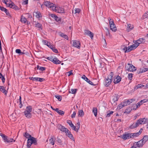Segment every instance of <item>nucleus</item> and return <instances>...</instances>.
Listing matches in <instances>:
<instances>
[{
    "label": "nucleus",
    "mask_w": 148,
    "mask_h": 148,
    "mask_svg": "<svg viewBox=\"0 0 148 148\" xmlns=\"http://www.w3.org/2000/svg\"><path fill=\"white\" fill-rule=\"evenodd\" d=\"M113 75V73L111 72L108 75L107 78H105L104 84L106 86L108 87L111 84L112 81Z\"/></svg>",
    "instance_id": "1"
},
{
    "label": "nucleus",
    "mask_w": 148,
    "mask_h": 148,
    "mask_svg": "<svg viewBox=\"0 0 148 148\" xmlns=\"http://www.w3.org/2000/svg\"><path fill=\"white\" fill-rule=\"evenodd\" d=\"M0 136H1L5 143H10L12 142L13 140L14 142L15 141V140H14L13 138H10L3 134H0Z\"/></svg>",
    "instance_id": "2"
},
{
    "label": "nucleus",
    "mask_w": 148,
    "mask_h": 148,
    "mask_svg": "<svg viewBox=\"0 0 148 148\" xmlns=\"http://www.w3.org/2000/svg\"><path fill=\"white\" fill-rule=\"evenodd\" d=\"M32 110L31 106H29L27 107L26 109L24 112L25 116L27 118H31L32 116V114L30 112Z\"/></svg>",
    "instance_id": "3"
},
{
    "label": "nucleus",
    "mask_w": 148,
    "mask_h": 148,
    "mask_svg": "<svg viewBox=\"0 0 148 148\" xmlns=\"http://www.w3.org/2000/svg\"><path fill=\"white\" fill-rule=\"evenodd\" d=\"M119 98V96L117 94H115L113 96V98L112 99V101L111 102L112 105L115 106L117 105L116 101H117Z\"/></svg>",
    "instance_id": "4"
},
{
    "label": "nucleus",
    "mask_w": 148,
    "mask_h": 148,
    "mask_svg": "<svg viewBox=\"0 0 148 148\" xmlns=\"http://www.w3.org/2000/svg\"><path fill=\"white\" fill-rule=\"evenodd\" d=\"M129 66H127V68L126 70L130 71H133L136 70V68L132 64L128 63V64Z\"/></svg>",
    "instance_id": "5"
},
{
    "label": "nucleus",
    "mask_w": 148,
    "mask_h": 148,
    "mask_svg": "<svg viewBox=\"0 0 148 148\" xmlns=\"http://www.w3.org/2000/svg\"><path fill=\"white\" fill-rule=\"evenodd\" d=\"M84 34L85 35H86L89 36L92 39H93L94 34L89 30L86 29L84 30Z\"/></svg>",
    "instance_id": "6"
},
{
    "label": "nucleus",
    "mask_w": 148,
    "mask_h": 148,
    "mask_svg": "<svg viewBox=\"0 0 148 148\" xmlns=\"http://www.w3.org/2000/svg\"><path fill=\"white\" fill-rule=\"evenodd\" d=\"M59 130L62 132H65L68 129L65 128L64 126H62L60 124H58L57 126Z\"/></svg>",
    "instance_id": "7"
},
{
    "label": "nucleus",
    "mask_w": 148,
    "mask_h": 148,
    "mask_svg": "<svg viewBox=\"0 0 148 148\" xmlns=\"http://www.w3.org/2000/svg\"><path fill=\"white\" fill-rule=\"evenodd\" d=\"M121 138L124 140H126L131 138H132L131 134L127 133L123 134L121 136Z\"/></svg>",
    "instance_id": "8"
},
{
    "label": "nucleus",
    "mask_w": 148,
    "mask_h": 148,
    "mask_svg": "<svg viewBox=\"0 0 148 148\" xmlns=\"http://www.w3.org/2000/svg\"><path fill=\"white\" fill-rule=\"evenodd\" d=\"M140 124L148 123V118H140L138 120Z\"/></svg>",
    "instance_id": "9"
},
{
    "label": "nucleus",
    "mask_w": 148,
    "mask_h": 148,
    "mask_svg": "<svg viewBox=\"0 0 148 148\" xmlns=\"http://www.w3.org/2000/svg\"><path fill=\"white\" fill-rule=\"evenodd\" d=\"M66 134V135L68 137L70 138L71 140L73 141H75V139L73 137V135L71 134L70 131H69L68 130L66 131V132H65Z\"/></svg>",
    "instance_id": "10"
},
{
    "label": "nucleus",
    "mask_w": 148,
    "mask_h": 148,
    "mask_svg": "<svg viewBox=\"0 0 148 148\" xmlns=\"http://www.w3.org/2000/svg\"><path fill=\"white\" fill-rule=\"evenodd\" d=\"M31 141V144H34L35 145H36L37 144V140L35 138L33 137H31V138H28L27 141Z\"/></svg>",
    "instance_id": "11"
},
{
    "label": "nucleus",
    "mask_w": 148,
    "mask_h": 148,
    "mask_svg": "<svg viewBox=\"0 0 148 148\" xmlns=\"http://www.w3.org/2000/svg\"><path fill=\"white\" fill-rule=\"evenodd\" d=\"M140 124L139 122V121H138V120L136 123H134L132 125H131L130 127V129L135 128L138 127Z\"/></svg>",
    "instance_id": "12"
},
{
    "label": "nucleus",
    "mask_w": 148,
    "mask_h": 148,
    "mask_svg": "<svg viewBox=\"0 0 148 148\" xmlns=\"http://www.w3.org/2000/svg\"><path fill=\"white\" fill-rule=\"evenodd\" d=\"M82 78L84 80L89 84L92 85H94L93 83L87 77H86L85 75H83L82 77Z\"/></svg>",
    "instance_id": "13"
},
{
    "label": "nucleus",
    "mask_w": 148,
    "mask_h": 148,
    "mask_svg": "<svg viewBox=\"0 0 148 148\" xmlns=\"http://www.w3.org/2000/svg\"><path fill=\"white\" fill-rule=\"evenodd\" d=\"M73 46L78 49L80 48V43L79 41L77 40H73Z\"/></svg>",
    "instance_id": "14"
},
{
    "label": "nucleus",
    "mask_w": 148,
    "mask_h": 148,
    "mask_svg": "<svg viewBox=\"0 0 148 148\" xmlns=\"http://www.w3.org/2000/svg\"><path fill=\"white\" fill-rule=\"evenodd\" d=\"M121 77L118 75L115 78L113 82L114 84H117L121 81Z\"/></svg>",
    "instance_id": "15"
},
{
    "label": "nucleus",
    "mask_w": 148,
    "mask_h": 148,
    "mask_svg": "<svg viewBox=\"0 0 148 148\" xmlns=\"http://www.w3.org/2000/svg\"><path fill=\"white\" fill-rule=\"evenodd\" d=\"M145 143L142 140H141L138 141L136 143L137 146L138 147H142Z\"/></svg>",
    "instance_id": "16"
},
{
    "label": "nucleus",
    "mask_w": 148,
    "mask_h": 148,
    "mask_svg": "<svg viewBox=\"0 0 148 148\" xmlns=\"http://www.w3.org/2000/svg\"><path fill=\"white\" fill-rule=\"evenodd\" d=\"M44 5L48 7L51 8V7L53 5V3L49 1H46L44 2Z\"/></svg>",
    "instance_id": "17"
},
{
    "label": "nucleus",
    "mask_w": 148,
    "mask_h": 148,
    "mask_svg": "<svg viewBox=\"0 0 148 148\" xmlns=\"http://www.w3.org/2000/svg\"><path fill=\"white\" fill-rule=\"evenodd\" d=\"M56 12L59 13H64V9L60 7H57Z\"/></svg>",
    "instance_id": "18"
},
{
    "label": "nucleus",
    "mask_w": 148,
    "mask_h": 148,
    "mask_svg": "<svg viewBox=\"0 0 148 148\" xmlns=\"http://www.w3.org/2000/svg\"><path fill=\"white\" fill-rule=\"evenodd\" d=\"M9 7L13 9L16 10H18L19 9L18 7L16 5L12 3V4H10L9 5Z\"/></svg>",
    "instance_id": "19"
},
{
    "label": "nucleus",
    "mask_w": 148,
    "mask_h": 148,
    "mask_svg": "<svg viewBox=\"0 0 148 148\" xmlns=\"http://www.w3.org/2000/svg\"><path fill=\"white\" fill-rule=\"evenodd\" d=\"M147 70H148V68H145L143 69H140L137 70V73L138 74H139L140 73L145 72Z\"/></svg>",
    "instance_id": "20"
},
{
    "label": "nucleus",
    "mask_w": 148,
    "mask_h": 148,
    "mask_svg": "<svg viewBox=\"0 0 148 148\" xmlns=\"http://www.w3.org/2000/svg\"><path fill=\"white\" fill-rule=\"evenodd\" d=\"M59 35L60 36L66 39L67 40H68L69 39V38H68V36H67L66 35V34H64L63 33H62L61 32H59Z\"/></svg>",
    "instance_id": "21"
},
{
    "label": "nucleus",
    "mask_w": 148,
    "mask_h": 148,
    "mask_svg": "<svg viewBox=\"0 0 148 148\" xmlns=\"http://www.w3.org/2000/svg\"><path fill=\"white\" fill-rule=\"evenodd\" d=\"M134 27L133 25H131L130 24H127V30L128 32H129L130 30L133 29Z\"/></svg>",
    "instance_id": "22"
},
{
    "label": "nucleus",
    "mask_w": 148,
    "mask_h": 148,
    "mask_svg": "<svg viewBox=\"0 0 148 148\" xmlns=\"http://www.w3.org/2000/svg\"><path fill=\"white\" fill-rule=\"evenodd\" d=\"M110 29L113 31L115 32L116 30V27L114 24L110 25Z\"/></svg>",
    "instance_id": "23"
},
{
    "label": "nucleus",
    "mask_w": 148,
    "mask_h": 148,
    "mask_svg": "<svg viewBox=\"0 0 148 148\" xmlns=\"http://www.w3.org/2000/svg\"><path fill=\"white\" fill-rule=\"evenodd\" d=\"M131 134L132 138H135L138 136L140 135L138 132L134 133H131Z\"/></svg>",
    "instance_id": "24"
},
{
    "label": "nucleus",
    "mask_w": 148,
    "mask_h": 148,
    "mask_svg": "<svg viewBox=\"0 0 148 148\" xmlns=\"http://www.w3.org/2000/svg\"><path fill=\"white\" fill-rule=\"evenodd\" d=\"M92 112L95 117L97 116V109L96 108H93L92 109Z\"/></svg>",
    "instance_id": "25"
},
{
    "label": "nucleus",
    "mask_w": 148,
    "mask_h": 148,
    "mask_svg": "<svg viewBox=\"0 0 148 148\" xmlns=\"http://www.w3.org/2000/svg\"><path fill=\"white\" fill-rule=\"evenodd\" d=\"M127 101V103H128V105L130 104V103H132L133 101H134L135 100L134 99H129L125 100Z\"/></svg>",
    "instance_id": "26"
},
{
    "label": "nucleus",
    "mask_w": 148,
    "mask_h": 148,
    "mask_svg": "<svg viewBox=\"0 0 148 148\" xmlns=\"http://www.w3.org/2000/svg\"><path fill=\"white\" fill-rule=\"evenodd\" d=\"M84 115V113L83 110H80L78 111V116L81 117H82Z\"/></svg>",
    "instance_id": "27"
},
{
    "label": "nucleus",
    "mask_w": 148,
    "mask_h": 148,
    "mask_svg": "<svg viewBox=\"0 0 148 148\" xmlns=\"http://www.w3.org/2000/svg\"><path fill=\"white\" fill-rule=\"evenodd\" d=\"M142 140L145 143L148 140V136L145 135L144 136Z\"/></svg>",
    "instance_id": "28"
},
{
    "label": "nucleus",
    "mask_w": 148,
    "mask_h": 148,
    "mask_svg": "<svg viewBox=\"0 0 148 148\" xmlns=\"http://www.w3.org/2000/svg\"><path fill=\"white\" fill-rule=\"evenodd\" d=\"M132 110V107H129L127 108L125 110V111L124 112V113H127L128 114L130 113Z\"/></svg>",
    "instance_id": "29"
},
{
    "label": "nucleus",
    "mask_w": 148,
    "mask_h": 148,
    "mask_svg": "<svg viewBox=\"0 0 148 148\" xmlns=\"http://www.w3.org/2000/svg\"><path fill=\"white\" fill-rule=\"evenodd\" d=\"M77 89H71V91L69 90V92L72 94H75L76 93Z\"/></svg>",
    "instance_id": "30"
},
{
    "label": "nucleus",
    "mask_w": 148,
    "mask_h": 148,
    "mask_svg": "<svg viewBox=\"0 0 148 148\" xmlns=\"http://www.w3.org/2000/svg\"><path fill=\"white\" fill-rule=\"evenodd\" d=\"M47 59L52 62L54 64L55 62V58H53L52 56H50L47 57Z\"/></svg>",
    "instance_id": "31"
},
{
    "label": "nucleus",
    "mask_w": 148,
    "mask_h": 148,
    "mask_svg": "<svg viewBox=\"0 0 148 148\" xmlns=\"http://www.w3.org/2000/svg\"><path fill=\"white\" fill-rule=\"evenodd\" d=\"M0 90L3 93H5V94H7V91H6L5 89L3 86H0Z\"/></svg>",
    "instance_id": "32"
},
{
    "label": "nucleus",
    "mask_w": 148,
    "mask_h": 148,
    "mask_svg": "<svg viewBox=\"0 0 148 148\" xmlns=\"http://www.w3.org/2000/svg\"><path fill=\"white\" fill-rule=\"evenodd\" d=\"M114 112L110 111H108L107 112V114L106 116V117H109Z\"/></svg>",
    "instance_id": "33"
},
{
    "label": "nucleus",
    "mask_w": 148,
    "mask_h": 148,
    "mask_svg": "<svg viewBox=\"0 0 148 148\" xmlns=\"http://www.w3.org/2000/svg\"><path fill=\"white\" fill-rule=\"evenodd\" d=\"M144 86L142 84H138L137 85V86H135L134 87V89L135 90H136L137 89H138V88H142L143 87H144Z\"/></svg>",
    "instance_id": "34"
},
{
    "label": "nucleus",
    "mask_w": 148,
    "mask_h": 148,
    "mask_svg": "<svg viewBox=\"0 0 148 148\" xmlns=\"http://www.w3.org/2000/svg\"><path fill=\"white\" fill-rule=\"evenodd\" d=\"M24 137H25L27 138H31L32 136L29 134L27 132H25V134H24Z\"/></svg>",
    "instance_id": "35"
},
{
    "label": "nucleus",
    "mask_w": 148,
    "mask_h": 148,
    "mask_svg": "<svg viewBox=\"0 0 148 148\" xmlns=\"http://www.w3.org/2000/svg\"><path fill=\"white\" fill-rule=\"evenodd\" d=\"M145 39L143 38H141L138 40V42H139L140 44L141 43H144L145 41Z\"/></svg>",
    "instance_id": "36"
},
{
    "label": "nucleus",
    "mask_w": 148,
    "mask_h": 148,
    "mask_svg": "<svg viewBox=\"0 0 148 148\" xmlns=\"http://www.w3.org/2000/svg\"><path fill=\"white\" fill-rule=\"evenodd\" d=\"M132 48H131L130 46L128 47H127V49L125 50V53H128L131 51L133 50Z\"/></svg>",
    "instance_id": "37"
},
{
    "label": "nucleus",
    "mask_w": 148,
    "mask_h": 148,
    "mask_svg": "<svg viewBox=\"0 0 148 148\" xmlns=\"http://www.w3.org/2000/svg\"><path fill=\"white\" fill-rule=\"evenodd\" d=\"M148 17V12H147L144 14L143 15V19H145V18H147Z\"/></svg>",
    "instance_id": "38"
},
{
    "label": "nucleus",
    "mask_w": 148,
    "mask_h": 148,
    "mask_svg": "<svg viewBox=\"0 0 148 148\" xmlns=\"http://www.w3.org/2000/svg\"><path fill=\"white\" fill-rule=\"evenodd\" d=\"M61 63V61L59 60L56 58H55L54 64H59Z\"/></svg>",
    "instance_id": "39"
},
{
    "label": "nucleus",
    "mask_w": 148,
    "mask_h": 148,
    "mask_svg": "<svg viewBox=\"0 0 148 148\" xmlns=\"http://www.w3.org/2000/svg\"><path fill=\"white\" fill-rule=\"evenodd\" d=\"M105 32H106V35L107 36H109L110 35V33L109 29L107 27H105Z\"/></svg>",
    "instance_id": "40"
},
{
    "label": "nucleus",
    "mask_w": 148,
    "mask_h": 148,
    "mask_svg": "<svg viewBox=\"0 0 148 148\" xmlns=\"http://www.w3.org/2000/svg\"><path fill=\"white\" fill-rule=\"evenodd\" d=\"M36 18H39L40 17H42L41 13L40 12H36Z\"/></svg>",
    "instance_id": "41"
},
{
    "label": "nucleus",
    "mask_w": 148,
    "mask_h": 148,
    "mask_svg": "<svg viewBox=\"0 0 148 148\" xmlns=\"http://www.w3.org/2000/svg\"><path fill=\"white\" fill-rule=\"evenodd\" d=\"M23 17V16H21V21L22 22L25 23L27 21V20L25 17Z\"/></svg>",
    "instance_id": "42"
},
{
    "label": "nucleus",
    "mask_w": 148,
    "mask_h": 148,
    "mask_svg": "<svg viewBox=\"0 0 148 148\" xmlns=\"http://www.w3.org/2000/svg\"><path fill=\"white\" fill-rule=\"evenodd\" d=\"M148 101V99H144L143 100H140V103L142 105L143 103H145Z\"/></svg>",
    "instance_id": "43"
},
{
    "label": "nucleus",
    "mask_w": 148,
    "mask_h": 148,
    "mask_svg": "<svg viewBox=\"0 0 148 148\" xmlns=\"http://www.w3.org/2000/svg\"><path fill=\"white\" fill-rule=\"evenodd\" d=\"M80 123L79 122H78L77 124L76 127V128L77 129V132H78V130L80 128Z\"/></svg>",
    "instance_id": "44"
},
{
    "label": "nucleus",
    "mask_w": 148,
    "mask_h": 148,
    "mask_svg": "<svg viewBox=\"0 0 148 148\" xmlns=\"http://www.w3.org/2000/svg\"><path fill=\"white\" fill-rule=\"evenodd\" d=\"M29 79L33 81H38V77H29Z\"/></svg>",
    "instance_id": "45"
},
{
    "label": "nucleus",
    "mask_w": 148,
    "mask_h": 148,
    "mask_svg": "<svg viewBox=\"0 0 148 148\" xmlns=\"http://www.w3.org/2000/svg\"><path fill=\"white\" fill-rule=\"evenodd\" d=\"M49 142L51 144L54 145L55 143V141L53 140V139L52 137L49 140Z\"/></svg>",
    "instance_id": "46"
},
{
    "label": "nucleus",
    "mask_w": 148,
    "mask_h": 148,
    "mask_svg": "<svg viewBox=\"0 0 148 148\" xmlns=\"http://www.w3.org/2000/svg\"><path fill=\"white\" fill-rule=\"evenodd\" d=\"M32 144H31V143L29 141H27V148H29L32 145Z\"/></svg>",
    "instance_id": "47"
},
{
    "label": "nucleus",
    "mask_w": 148,
    "mask_h": 148,
    "mask_svg": "<svg viewBox=\"0 0 148 148\" xmlns=\"http://www.w3.org/2000/svg\"><path fill=\"white\" fill-rule=\"evenodd\" d=\"M55 97L59 101H61L62 100V97L61 96H58L57 95H55Z\"/></svg>",
    "instance_id": "48"
},
{
    "label": "nucleus",
    "mask_w": 148,
    "mask_h": 148,
    "mask_svg": "<svg viewBox=\"0 0 148 148\" xmlns=\"http://www.w3.org/2000/svg\"><path fill=\"white\" fill-rule=\"evenodd\" d=\"M133 42L134 43L135 45L137 47L140 44V43L138 41V40H134Z\"/></svg>",
    "instance_id": "49"
},
{
    "label": "nucleus",
    "mask_w": 148,
    "mask_h": 148,
    "mask_svg": "<svg viewBox=\"0 0 148 148\" xmlns=\"http://www.w3.org/2000/svg\"><path fill=\"white\" fill-rule=\"evenodd\" d=\"M35 26L39 28H41L42 25L39 23H37L35 24Z\"/></svg>",
    "instance_id": "50"
},
{
    "label": "nucleus",
    "mask_w": 148,
    "mask_h": 148,
    "mask_svg": "<svg viewBox=\"0 0 148 148\" xmlns=\"http://www.w3.org/2000/svg\"><path fill=\"white\" fill-rule=\"evenodd\" d=\"M132 75L133 74L132 73H129L128 74V78L130 80H131L132 79Z\"/></svg>",
    "instance_id": "51"
},
{
    "label": "nucleus",
    "mask_w": 148,
    "mask_h": 148,
    "mask_svg": "<svg viewBox=\"0 0 148 148\" xmlns=\"http://www.w3.org/2000/svg\"><path fill=\"white\" fill-rule=\"evenodd\" d=\"M80 11V10L79 8H75V10L74 13H79Z\"/></svg>",
    "instance_id": "52"
},
{
    "label": "nucleus",
    "mask_w": 148,
    "mask_h": 148,
    "mask_svg": "<svg viewBox=\"0 0 148 148\" xmlns=\"http://www.w3.org/2000/svg\"><path fill=\"white\" fill-rule=\"evenodd\" d=\"M59 114L62 116L64 115V112L61 110H60L58 112V113Z\"/></svg>",
    "instance_id": "53"
},
{
    "label": "nucleus",
    "mask_w": 148,
    "mask_h": 148,
    "mask_svg": "<svg viewBox=\"0 0 148 148\" xmlns=\"http://www.w3.org/2000/svg\"><path fill=\"white\" fill-rule=\"evenodd\" d=\"M56 5L53 4V5H52V7H51V8H52V9L53 10H55L56 12V11L57 10V7H56L55 6Z\"/></svg>",
    "instance_id": "54"
},
{
    "label": "nucleus",
    "mask_w": 148,
    "mask_h": 148,
    "mask_svg": "<svg viewBox=\"0 0 148 148\" xmlns=\"http://www.w3.org/2000/svg\"><path fill=\"white\" fill-rule=\"evenodd\" d=\"M0 10L3 11H4L5 12V11L7 12V9L6 8H4L3 7H1L0 5Z\"/></svg>",
    "instance_id": "55"
},
{
    "label": "nucleus",
    "mask_w": 148,
    "mask_h": 148,
    "mask_svg": "<svg viewBox=\"0 0 148 148\" xmlns=\"http://www.w3.org/2000/svg\"><path fill=\"white\" fill-rule=\"evenodd\" d=\"M131 48H132V50L134 49H136L137 47L136 46L135 44H134L131 46H130Z\"/></svg>",
    "instance_id": "56"
},
{
    "label": "nucleus",
    "mask_w": 148,
    "mask_h": 148,
    "mask_svg": "<svg viewBox=\"0 0 148 148\" xmlns=\"http://www.w3.org/2000/svg\"><path fill=\"white\" fill-rule=\"evenodd\" d=\"M67 123L69 124V125L71 127V126H73V124L72 123V122L71 120H68L67 121Z\"/></svg>",
    "instance_id": "57"
},
{
    "label": "nucleus",
    "mask_w": 148,
    "mask_h": 148,
    "mask_svg": "<svg viewBox=\"0 0 148 148\" xmlns=\"http://www.w3.org/2000/svg\"><path fill=\"white\" fill-rule=\"evenodd\" d=\"M71 127L72 129L74 131H76L77 132V129L76 128V127L73 124V126H71Z\"/></svg>",
    "instance_id": "58"
},
{
    "label": "nucleus",
    "mask_w": 148,
    "mask_h": 148,
    "mask_svg": "<svg viewBox=\"0 0 148 148\" xmlns=\"http://www.w3.org/2000/svg\"><path fill=\"white\" fill-rule=\"evenodd\" d=\"M114 23L113 20L112 19H110L109 20V24L110 25H112L113 24H114Z\"/></svg>",
    "instance_id": "59"
},
{
    "label": "nucleus",
    "mask_w": 148,
    "mask_h": 148,
    "mask_svg": "<svg viewBox=\"0 0 148 148\" xmlns=\"http://www.w3.org/2000/svg\"><path fill=\"white\" fill-rule=\"evenodd\" d=\"M123 106L124 107L125 106H127V105H128V103H127V101H126L125 100L124 101V102H123Z\"/></svg>",
    "instance_id": "60"
},
{
    "label": "nucleus",
    "mask_w": 148,
    "mask_h": 148,
    "mask_svg": "<svg viewBox=\"0 0 148 148\" xmlns=\"http://www.w3.org/2000/svg\"><path fill=\"white\" fill-rule=\"evenodd\" d=\"M123 103H121L118 105V107L117 108V109H118L119 108V109H120L123 107H124L123 106Z\"/></svg>",
    "instance_id": "61"
},
{
    "label": "nucleus",
    "mask_w": 148,
    "mask_h": 148,
    "mask_svg": "<svg viewBox=\"0 0 148 148\" xmlns=\"http://www.w3.org/2000/svg\"><path fill=\"white\" fill-rule=\"evenodd\" d=\"M76 114V112L75 111H74L73 112V114L71 116V117L72 118H75V116Z\"/></svg>",
    "instance_id": "62"
},
{
    "label": "nucleus",
    "mask_w": 148,
    "mask_h": 148,
    "mask_svg": "<svg viewBox=\"0 0 148 148\" xmlns=\"http://www.w3.org/2000/svg\"><path fill=\"white\" fill-rule=\"evenodd\" d=\"M52 50L53 51V52H54L56 53H58V50H57V49L55 48L54 47H53V49H52Z\"/></svg>",
    "instance_id": "63"
},
{
    "label": "nucleus",
    "mask_w": 148,
    "mask_h": 148,
    "mask_svg": "<svg viewBox=\"0 0 148 148\" xmlns=\"http://www.w3.org/2000/svg\"><path fill=\"white\" fill-rule=\"evenodd\" d=\"M21 50L20 49H17L16 50V52L17 53H18L20 55V53H21Z\"/></svg>",
    "instance_id": "64"
}]
</instances>
